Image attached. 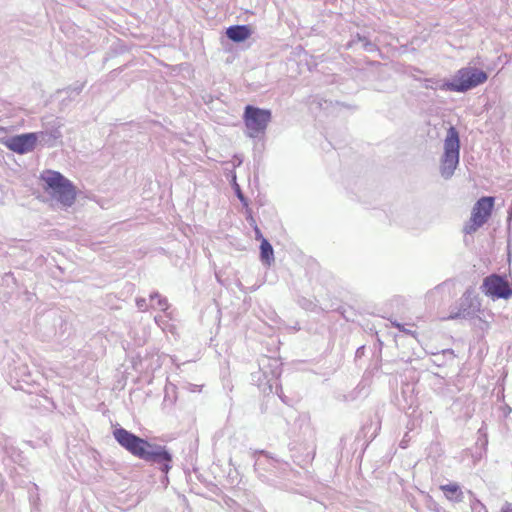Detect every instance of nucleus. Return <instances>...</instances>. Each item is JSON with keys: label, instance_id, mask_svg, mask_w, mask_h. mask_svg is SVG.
I'll list each match as a JSON object with an SVG mask.
<instances>
[{"label": "nucleus", "instance_id": "1", "mask_svg": "<svg viewBox=\"0 0 512 512\" xmlns=\"http://www.w3.org/2000/svg\"><path fill=\"white\" fill-rule=\"evenodd\" d=\"M113 437L133 456L157 464L165 473L171 469L172 456L164 446L152 444L122 427L113 430Z\"/></svg>", "mask_w": 512, "mask_h": 512}, {"label": "nucleus", "instance_id": "2", "mask_svg": "<svg viewBox=\"0 0 512 512\" xmlns=\"http://www.w3.org/2000/svg\"><path fill=\"white\" fill-rule=\"evenodd\" d=\"M40 179L44 182V190L51 191L52 196L63 206H71L76 200L75 186L61 173L45 170Z\"/></svg>", "mask_w": 512, "mask_h": 512}, {"label": "nucleus", "instance_id": "3", "mask_svg": "<svg viewBox=\"0 0 512 512\" xmlns=\"http://www.w3.org/2000/svg\"><path fill=\"white\" fill-rule=\"evenodd\" d=\"M488 79V75L483 70L465 67L459 69L452 81H447L440 86V89L453 92H466Z\"/></svg>", "mask_w": 512, "mask_h": 512}, {"label": "nucleus", "instance_id": "4", "mask_svg": "<svg viewBox=\"0 0 512 512\" xmlns=\"http://www.w3.org/2000/svg\"><path fill=\"white\" fill-rule=\"evenodd\" d=\"M460 139L455 127H450L444 140V154L441 160V174L449 178L459 163Z\"/></svg>", "mask_w": 512, "mask_h": 512}, {"label": "nucleus", "instance_id": "5", "mask_svg": "<svg viewBox=\"0 0 512 512\" xmlns=\"http://www.w3.org/2000/svg\"><path fill=\"white\" fill-rule=\"evenodd\" d=\"M243 119L249 136L257 137L265 132L271 121V111L247 105Z\"/></svg>", "mask_w": 512, "mask_h": 512}, {"label": "nucleus", "instance_id": "6", "mask_svg": "<svg viewBox=\"0 0 512 512\" xmlns=\"http://www.w3.org/2000/svg\"><path fill=\"white\" fill-rule=\"evenodd\" d=\"M494 207V198L485 196L480 198L474 205L468 225L465 227L466 233H473L489 219Z\"/></svg>", "mask_w": 512, "mask_h": 512}, {"label": "nucleus", "instance_id": "7", "mask_svg": "<svg viewBox=\"0 0 512 512\" xmlns=\"http://www.w3.org/2000/svg\"><path fill=\"white\" fill-rule=\"evenodd\" d=\"M483 292L492 298L509 299L512 296V289L503 277L492 274L483 280Z\"/></svg>", "mask_w": 512, "mask_h": 512}, {"label": "nucleus", "instance_id": "8", "mask_svg": "<svg viewBox=\"0 0 512 512\" xmlns=\"http://www.w3.org/2000/svg\"><path fill=\"white\" fill-rule=\"evenodd\" d=\"M38 142L37 133H25L12 136L3 141V144L11 151L18 154L31 152Z\"/></svg>", "mask_w": 512, "mask_h": 512}, {"label": "nucleus", "instance_id": "9", "mask_svg": "<svg viewBox=\"0 0 512 512\" xmlns=\"http://www.w3.org/2000/svg\"><path fill=\"white\" fill-rule=\"evenodd\" d=\"M251 29L247 25L230 26L226 30L227 37L234 42H242L251 36Z\"/></svg>", "mask_w": 512, "mask_h": 512}, {"label": "nucleus", "instance_id": "10", "mask_svg": "<svg viewBox=\"0 0 512 512\" xmlns=\"http://www.w3.org/2000/svg\"><path fill=\"white\" fill-rule=\"evenodd\" d=\"M440 489L444 493L445 498L449 501L461 502L463 500V492L456 483L441 485Z\"/></svg>", "mask_w": 512, "mask_h": 512}, {"label": "nucleus", "instance_id": "11", "mask_svg": "<svg viewBox=\"0 0 512 512\" xmlns=\"http://www.w3.org/2000/svg\"><path fill=\"white\" fill-rule=\"evenodd\" d=\"M261 259L266 263L270 264L273 260V248L271 244L266 239H262L261 246Z\"/></svg>", "mask_w": 512, "mask_h": 512}, {"label": "nucleus", "instance_id": "12", "mask_svg": "<svg viewBox=\"0 0 512 512\" xmlns=\"http://www.w3.org/2000/svg\"><path fill=\"white\" fill-rule=\"evenodd\" d=\"M393 326L404 333L412 334L410 330L405 329L404 326L398 322H393Z\"/></svg>", "mask_w": 512, "mask_h": 512}, {"label": "nucleus", "instance_id": "13", "mask_svg": "<svg viewBox=\"0 0 512 512\" xmlns=\"http://www.w3.org/2000/svg\"><path fill=\"white\" fill-rule=\"evenodd\" d=\"M501 512H512V504L511 503H506L502 507Z\"/></svg>", "mask_w": 512, "mask_h": 512}, {"label": "nucleus", "instance_id": "14", "mask_svg": "<svg viewBox=\"0 0 512 512\" xmlns=\"http://www.w3.org/2000/svg\"><path fill=\"white\" fill-rule=\"evenodd\" d=\"M255 235H256V239H258V240L262 241V239H264L260 229L257 226H255Z\"/></svg>", "mask_w": 512, "mask_h": 512}, {"label": "nucleus", "instance_id": "15", "mask_svg": "<svg viewBox=\"0 0 512 512\" xmlns=\"http://www.w3.org/2000/svg\"><path fill=\"white\" fill-rule=\"evenodd\" d=\"M459 316H460V314L458 313V314L449 316L448 319H454V318H457Z\"/></svg>", "mask_w": 512, "mask_h": 512}]
</instances>
